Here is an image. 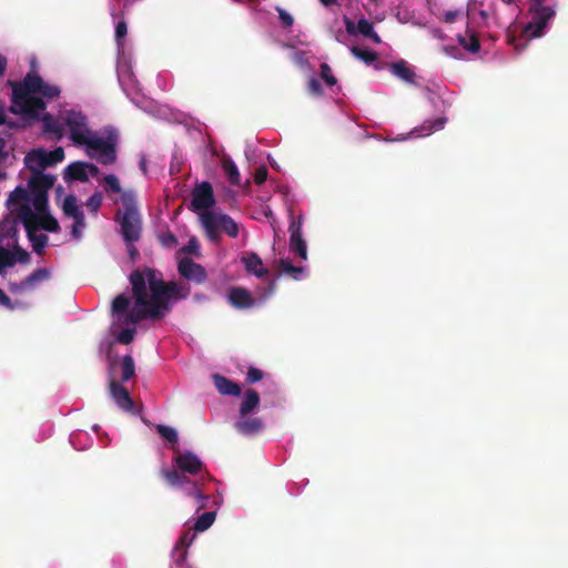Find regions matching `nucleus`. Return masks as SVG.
I'll return each mask as SVG.
<instances>
[{"label": "nucleus", "instance_id": "obj_1", "mask_svg": "<svg viewBox=\"0 0 568 568\" xmlns=\"http://www.w3.org/2000/svg\"><path fill=\"white\" fill-rule=\"evenodd\" d=\"M133 308L128 312L130 298L124 294L118 295L112 302V314L124 315L123 323L135 325L144 320H161L172 308L171 302L185 300L190 287L176 282H164L162 274L151 267L135 270L130 275Z\"/></svg>", "mask_w": 568, "mask_h": 568}, {"label": "nucleus", "instance_id": "obj_2", "mask_svg": "<svg viewBox=\"0 0 568 568\" xmlns=\"http://www.w3.org/2000/svg\"><path fill=\"white\" fill-rule=\"evenodd\" d=\"M12 88L11 105L9 111L17 115H22L26 119L38 120L40 113L45 110L47 103L34 94H40L43 98L54 99L61 93L58 85L50 84L37 72H28L22 81H9Z\"/></svg>", "mask_w": 568, "mask_h": 568}, {"label": "nucleus", "instance_id": "obj_3", "mask_svg": "<svg viewBox=\"0 0 568 568\" xmlns=\"http://www.w3.org/2000/svg\"><path fill=\"white\" fill-rule=\"evenodd\" d=\"M123 211L119 210L115 220L121 226V234L126 243H135L141 237L142 221L133 195L129 192L121 194Z\"/></svg>", "mask_w": 568, "mask_h": 568}, {"label": "nucleus", "instance_id": "obj_4", "mask_svg": "<svg viewBox=\"0 0 568 568\" xmlns=\"http://www.w3.org/2000/svg\"><path fill=\"white\" fill-rule=\"evenodd\" d=\"M529 11L531 13V21L525 26L520 37L508 36L509 43L513 44L518 52L526 49L529 39L541 37L548 21L556 14L555 9L551 7L532 8L529 9Z\"/></svg>", "mask_w": 568, "mask_h": 568}, {"label": "nucleus", "instance_id": "obj_5", "mask_svg": "<svg viewBox=\"0 0 568 568\" xmlns=\"http://www.w3.org/2000/svg\"><path fill=\"white\" fill-rule=\"evenodd\" d=\"M200 217L207 239L214 243L220 241L221 231L232 239L239 235L237 223L227 214L217 215L211 211H205L201 213Z\"/></svg>", "mask_w": 568, "mask_h": 568}, {"label": "nucleus", "instance_id": "obj_6", "mask_svg": "<svg viewBox=\"0 0 568 568\" xmlns=\"http://www.w3.org/2000/svg\"><path fill=\"white\" fill-rule=\"evenodd\" d=\"M488 12L485 10L476 11L475 8L467 10L466 34H458L457 41L465 50L477 53L480 50V41L476 28L485 27L488 20Z\"/></svg>", "mask_w": 568, "mask_h": 568}, {"label": "nucleus", "instance_id": "obj_7", "mask_svg": "<svg viewBox=\"0 0 568 568\" xmlns=\"http://www.w3.org/2000/svg\"><path fill=\"white\" fill-rule=\"evenodd\" d=\"M84 145L89 149V156L95 158L100 164L109 165L116 161V135L113 133L105 139L94 134Z\"/></svg>", "mask_w": 568, "mask_h": 568}, {"label": "nucleus", "instance_id": "obj_8", "mask_svg": "<svg viewBox=\"0 0 568 568\" xmlns=\"http://www.w3.org/2000/svg\"><path fill=\"white\" fill-rule=\"evenodd\" d=\"M63 125L70 131V139L78 145H84L94 135L88 126V118L80 111L65 110L60 114Z\"/></svg>", "mask_w": 568, "mask_h": 568}, {"label": "nucleus", "instance_id": "obj_9", "mask_svg": "<svg viewBox=\"0 0 568 568\" xmlns=\"http://www.w3.org/2000/svg\"><path fill=\"white\" fill-rule=\"evenodd\" d=\"M19 219L21 220L28 239L32 244V248L37 254H41L48 244V236L43 233H38L39 223L38 215L32 211L29 205H22L19 210Z\"/></svg>", "mask_w": 568, "mask_h": 568}, {"label": "nucleus", "instance_id": "obj_10", "mask_svg": "<svg viewBox=\"0 0 568 568\" xmlns=\"http://www.w3.org/2000/svg\"><path fill=\"white\" fill-rule=\"evenodd\" d=\"M64 159V150L61 146L55 148L52 151L44 149L31 150L24 158L26 166L29 170H41L48 166H52Z\"/></svg>", "mask_w": 568, "mask_h": 568}, {"label": "nucleus", "instance_id": "obj_11", "mask_svg": "<svg viewBox=\"0 0 568 568\" xmlns=\"http://www.w3.org/2000/svg\"><path fill=\"white\" fill-rule=\"evenodd\" d=\"M215 204L213 187L210 182L196 184L192 191L191 209L193 211H207Z\"/></svg>", "mask_w": 568, "mask_h": 568}, {"label": "nucleus", "instance_id": "obj_12", "mask_svg": "<svg viewBox=\"0 0 568 568\" xmlns=\"http://www.w3.org/2000/svg\"><path fill=\"white\" fill-rule=\"evenodd\" d=\"M173 464L179 470L190 475H196L203 468V463L201 459L190 450L180 452L176 449Z\"/></svg>", "mask_w": 568, "mask_h": 568}, {"label": "nucleus", "instance_id": "obj_13", "mask_svg": "<svg viewBox=\"0 0 568 568\" xmlns=\"http://www.w3.org/2000/svg\"><path fill=\"white\" fill-rule=\"evenodd\" d=\"M178 271L182 277L196 284L204 283L207 277L205 268L189 257L180 260Z\"/></svg>", "mask_w": 568, "mask_h": 568}, {"label": "nucleus", "instance_id": "obj_14", "mask_svg": "<svg viewBox=\"0 0 568 568\" xmlns=\"http://www.w3.org/2000/svg\"><path fill=\"white\" fill-rule=\"evenodd\" d=\"M288 231L291 233L290 236V247L291 251L298 255L302 260L307 258V246L306 242L302 236V220L295 219L292 220Z\"/></svg>", "mask_w": 568, "mask_h": 568}, {"label": "nucleus", "instance_id": "obj_15", "mask_svg": "<svg viewBox=\"0 0 568 568\" xmlns=\"http://www.w3.org/2000/svg\"><path fill=\"white\" fill-rule=\"evenodd\" d=\"M110 394L118 405L124 412L134 413V402L131 398L129 390L122 386L115 379H111L109 383Z\"/></svg>", "mask_w": 568, "mask_h": 568}, {"label": "nucleus", "instance_id": "obj_16", "mask_svg": "<svg viewBox=\"0 0 568 568\" xmlns=\"http://www.w3.org/2000/svg\"><path fill=\"white\" fill-rule=\"evenodd\" d=\"M32 175L29 180V187L32 193L48 194V191L54 185L55 176L44 174L41 170H30Z\"/></svg>", "mask_w": 568, "mask_h": 568}, {"label": "nucleus", "instance_id": "obj_17", "mask_svg": "<svg viewBox=\"0 0 568 568\" xmlns=\"http://www.w3.org/2000/svg\"><path fill=\"white\" fill-rule=\"evenodd\" d=\"M229 302L236 308H250L254 305V298L250 292L243 287H232L229 291Z\"/></svg>", "mask_w": 568, "mask_h": 568}, {"label": "nucleus", "instance_id": "obj_18", "mask_svg": "<svg viewBox=\"0 0 568 568\" xmlns=\"http://www.w3.org/2000/svg\"><path fill=\"white\" fill-rule=\"evenodd\" d=\"M212 378L215 388L221 395H241V386L237 383L233 382L232 379H229L227 377L222 376L220 374H214Z\"/></svg>", "mask_w": 568, "mask_h": 568}, {"label": "nucleus", "instance_id": "obj_19", "mask_svg": "<svg viewBox=\"0 0 568 568\" xmlns=\"http://www.w3.org/2000/svg\"><path fill=\"white\" fill-rule=\"evenodd\" d=\"M195 532H196L195 530L194 531L186 530L179 538V540L173 549V554H174V556H176L175 561L178 565H182L184 562V560L186 559V555H187L186 549L195 539V537H196Z\"/></svg>", "mask_w": 568, "mask_h": 568}, {"label": "nucleus", "instance_id": "obj_20", "mask_svg": "<svg viewBox=\"0 0 568 568\" xmlns=\"http://www.w3.org/2000/svg\"><path fill=\"white\" fill-rule=\"evenodd\" d=\"M245 270L257 277L267 275L268 271L263 266L262 258L254 252L247 253L242 257Z\"/></svg>", "mask_w": 568, "mask_h": 568}, {"label": "nucleus", "instance_id": "obj_21", "mask_svg": "<svg viewBox=\"0 0 568 568\" xmlns=\"http://www.w3.org/2000/svg\"><path fill=\"white\" fill-rule=\"evenodd\" d=\"M49 272L45 268H38L18 284H10L11 292H22L32 287L36 283L48 278Z\"/></svg>", "mask_w": 568, "mask_h": 568}, {"label": "nucleus", "instance_id": "obj_22", "mask_svg": "<svg viewBox=\"0 0 568 568\" xmlns=\"http://www.w3.org/2000/svg\"><path fill=\"white\" fill-rule=\"evenodd\" d=\"M44 134H51L55 140L63 138V122L50 113H44L42 119Z\"/></svg>", "mask_w": 568, "mask_h": 568}, {"label": "nucleus", "instance_id": "obj_23", "mask_svg": "<svg viewBox=\"0 0 568 568\" xmlns=\"http://www.w3.org/2000/svg\"><path fill=\"white\" fill-rule=\"evenodd\" d=\"M264 427L263 420L258 417H247L235 423V428L243 435L260 433Z\"/></svg>", "mask_w": 568, "mask_h": 568}, {"label": "nucleus", "instance_id": "obj_24", "mask_svg": "<svg viewBox=\"0 0 568 568\" xmlns=\"http://www.w3.org/2000/svg\"><path fill=\"white\" fill-rule=\"evenodd\" d=\"M260 404V395L253 389L248 388L244 393L243 402L240 405V415L241 417H245L250 413H252Z\"/></svg>", "mask_w": 568, "mask_h": 568}, {"label": "nucleus", "instance_id": "obj_25", "mask_svg": "<svg viewBox=\"0 0 568 568\" xmlns=\"http://www.w3.org/2000/svg\"><path fill=\"white\" fill-rule=\"evenodd\" d=\"M390 72L393 75L402 79L407 83L415 82V73L409 68L408 63L405 60H400L390 64Z\"/></svg>", "mask_w": 568, "mask_h": 568}, {"label": "nucleus", "instance_id": "obj_26", "mask_svg": "<svg viewBox=\"0 0 568 568\" xmlns=\"http://www.w3.org/2000/svg\"><path fill=\"white\" fill-rule=\"evenodd\" d=\"M65 180L87 182L89 176L85 172V162H73L65 169Z\"/></svg>", "mask_w": 568, "mask_h": 568}, {"label": "nucleus", "instance_id": "obj_27", "mask_svg": "<svg viewBox=\"0 0 568 568\" xmlns=\"http://www.w3.org/2000/svg\"><path fill=\"white\" fill-rule=\"evenodd\" d=\"M358 30L357 34H362L363 37L372 40L374 43L379 44L382 43V39L378 36V33L375 31L374 26L371 21H368L365 18H361L357 21V28Z\"/></svg>", "mask_w": 568, "mask_h": 568}, {"label": "nucleus", "instance_id": "obj_28", "mask_svg": "<svg viewBox=\"0 0 568 568\" xmlns=\"http://www.w3.org/2000/svg\"><path fill=\"white\" fill-rule=\"evenodd\" d=\"M62 211L64 215L79 221H81V217L84 214L83 211L80 210L78 205V200L73 194L65 196L62 205Z\"/></svg>", "mask_w": 568, "mask_h": 568}, {"label": "nucleus", "instance_id": "obj_29", "mask_svg": "<svg viewBox=\"0 0 568 568\" xmlns=\"http://www.w3.org/2000/svg\"><path fill=\"white\" fill-rule=\"evenodd\" d=\"M121 382H128L135 376V364L131 355H124L121 359Z\"/></svg>", "mask_w": 568, "mask_h": 568}, {"label": "nucleus", "instance_id": "obj_30", "mask_svg": "<svg viewBox=\"0 0 568 568\" xmlns=\"http://www.w3.org/2000/svg\"><path fill=\"white\" fill-rule=\"evenodd\" d=\"M182 489L186 496L194 497L197 500V509H203L206 507L207 497L202 494L195 481L189 486H184Z\"/></svg>", "mask_w": 568, "mask_h": 568}, {"label": "nucleus", "instance_id": "obj_31", "mask_svg": "<svg viewBox=\"0 0 568 568\" xmlns=\"http://www.w3.org/2000/svg\"><path fill=\"white\" fill-rule=\"evenodd\" d=\"M278 270L281 273L291 275L294 280H300L304 273V267L295 266L288 260H280Z\"/></svg>", "mask_w": 568, "mask_h": 568}, {"label": "nucleus", "instance_id": "obj_32", "mask_svg": "<svg viewBox=\"0 0 568 568\" xmlns=\"http://www.w3.org/2000/svg\"><path fill=\"white\" fill-rule=\"evenodd\" d=\"M447 119L445 116H440L434 120H426L422 128L419 135H429L434 131H438L444 129Z\"/></svg>", "mask_w": 568, "mask_h": 568}, {"label": "nucleus", "instance_id": "obj_33", "mask_svg": "<svg viewBox=\"0 0 568 568\" xmlns=\"http://www.w3.org/2000/svg\"><path fill=\"white\" fill-rule=\"evenodd\" d=\"M39 229H43L47 232H58L60 226L55 217L50 215L49 212L38 215Z\"/></svg>", "mask_w": 568, "mask_h": 568}, {"label": "nucleus", "instance_id": "obj_34", "mask_svg": "<svg viewBox=\"0 0 568 568\" xmlns=\"http://www.w3.org/2000/svg\"><path fill=\"white\" fill-rule=\"evenodd\" d=\"M223 170L233 185H239L241 182V175L235 163L231 160H224L222 163Z\"/></svg>", "mask_w": 568, "mask_h": 568}, {"label": "nucleus", "instance_id": "obj_35", "mask_svg": "<svg viewBox=\"0 0 568 568\" xmlns=\"http://www.w3.org/2000/svg\"><path fill=\"white\" fill-rule=\"evenodd\" d=\"M216 514L215 511H205L201 516L197 517L193 529L195 531H204L207 528H210L214 520H215Z\"/></svg>", "mask_w": 568, "mask_h": 568}, {"label": "nucleus", "instance_id": "obj_36", "mask_svg": "<svg viewBox=\"0 0 568 568\" xmlns=\"http://www.w3.org/2000/svg\"><path fill=\"white\" fill-rule=\"evenodd\" d=\"M351 52L355 58L364 61L366 64H371L378 59V54L375 51L362 49L356 45L351 48Z\"/></svg>", "mask_w": 568, "mask_h": 568}, {"label": "nucleus", "instance_id": "obj_37", "mask_svg": "<svg viewBox=\"0 0 568 568\" xmlns=\"http://www.w3.org/2000/svg\"><path fill=\"white\" fill-rule=\"evenodd\" d=\"M156 432L162 438L171 443L172 449L176 452L178 448L175 447V444L178 443L179 439L176 430L170 426L158 425Z\"/></svg>", "mask_w": 568, "mask_h": 568}, {"label": "nucleus", "instance_id": "obj_38", "mask_svg": "<svg viewBox=\"0 0 568 568\" xmlns=\"http://www.w3.org/2000/svg\"><path fill=\"white\" fill-rule=\"evenodd\" d=\"M27 200H28L27 190L23 189L22 186H17L9 195L8 205L12 206L16 204H21V206H22L23 205L22 203Z\"/></svg>", "mask_w": 568, "mask_h": 568}, {"label": "nucleus", "instance_id": "obj_39", "mask_svg": "<svg viewBox=\"0 0 568 568\" xmlns=\"http://www.w3.org/2000/svg\"><path fill=\"white\" fill-rule=\"evenodd\" d=\"M32 204L38 214L47 213L48 211V194L32 193Z\"/></svg>", "mask_w": 568, "mask_h": 568}, {"label": "nucleus", "instance_id": "obj_40", "mask_svg": "<svg viewBox=\"0 0 568 568\" xmlns=\"http://www.w3.org/2000/svg\"><path fill=\"white\" fill-rule=\"evenodd\" d=\"M161 476L165 479V481L172 486L178 487L180 486V481L182 478V471L179 469H162Z\"/></svg>", "mask_w": 568, "mask_h": 568}, {"label": "nucleus", "instance_id": "obj_41", "mask_svg": "<svg viewBox=\"0 0 568 568\" xmlns=\"http://www.w3.org/2000/svg\"><path fill=\"white\" fill-rule=\"evenodd\" d=\"M320 69L321 78L328 87H333L337 83V79L334 77L331 67L326 62L321 63Z\"/></svg>", "mask_w": 568, "mask_h": 568}, {"label": "nucleus", "instance_id": "obj_42", "mask_svg": "<svg viewBox=\"0 0 568 568\" xmlns=\"http://www.w3.org/2000/svg\"><path fill=\"white\" fill-rule=\"evenodd\" d=\"M17 263V257L14 253H11L9 250L4 247H0V270L2 267H10Z\"/></svg>", "mask_w": 568, "mask_h": 568}, {"label": "nucleus", "instance_id": "obj_43", "mask_svg": "<svg viewBox=\"0 0 568 568\" xmlns=\"http://www.w3.org/2000/svg\"><path fill=\"white\" fill-rule=\"evenodd\" d=\"M106 192L122 193L119 179L114 174H108L103 179Z\"/></svg>", "mask_w": 568, "mask_h": 568}, {"label": "nucleus", "instance_id": "obj_44", "mask_svg": "<svg viewBox=\"0 0 568 568\" xmlns=\"http://www.w3.org/2000/svg\"><path fill=\"white\" fill-rule=\"evenodd\" d=\"M103 196L100 192H94L87 201L85 205L94 215L102 205Z\"/></svg>", "mask_w": 568, "mask_h": 568}, {"label": "nucleus", "instance_id": "obj_45", "mask_svg": "<svg viewBox=\"0 0 568 568\" xmlns=\"http://www.w3.org/2000/svg\"><path fill=\"white\" fill-rule=\"evenodd\" d=\"M307 90L314 97H321L323 94V88L316 78H311L307 81Z\"/></svg>", "mask_w": 568, "mask_h": 568}, {"label": "nucleus", "instance_id": "obj_46", "mask_svg": "<svg viewBox=\"0 0 568 568\" xmlns=\"http://www.w3.org/2000/svg\"><path fill=\"white\" fill-rule=\"evenodd\" d=\"M134 334L135 328H124L118 334L116 338L121 344L128 345L133 341Z\"/></svg>", "mask_w": 568, "mask_h": 568}, {"label": "nucleus", "instance_id": "obj_47", "mask_svg": "<svg viewBox=\"0 0 568 568\" xmlns=\"http://www.w3.org/2000/svg\"><path fill=\"white\" fill-rule=\"evenodd\" d=\"M276 11L278 12V18L281 20L282 27L286 29L291 28L294 23L293 17L280 7L276 8Z\"/></svg>", "mask_w": 568, "mask_h": 568}, {"label": "nucleus", "instance_id": "obj_48", "mask_svg": "<svg viewBox=\"0 0 568 568\" xmlns=\"http://www.w3.org/2000/svg\"><path fill=\"white\" fill-rule=\"evenodd\" d=\"M160 242L163 246L172 248V247L176 246L178 239L173 233L166 232V233L160 235Z\"/></svg>", "mask_w": 568, "mask_h": 568}, {"label": "nucleus", "instance_id": "obj_49", "mask_svg": "<svg viewBox=\"0 0 568 568\" xmlns=\"http://www.w3.org/2000/svg\"><path fill=\"white\" fill-rule=\"evenodd\" d=\"M263 378V372L256 367H250L246 374V382L248 384L256 383Z\"/></svg>", "mask_w": 568, "mask_h": 568}, {"label": "nucleus", "instance_id": "obj_50", "mask_svg": "<svg viewBox=\"0 0 568 568\" xmlns=\"http://www.w3.org/2000/svg\"><path fill=\"white\" fill-rule=\"evenodd\" d=\"M85 227L84 214L81 217V221L74 220L72 225L71 234L73 237L79 239L81 236L82 230Z\"/></svg>", "mask_w": 568, "mask_h": 568}, {"label": "nucleus", "instance_id": "obj_51", "mask_svg": "<svg viewBox=\"0 0 568 568\" xmlns=\"http://www.w3.org/2000/svg\"><path fill=\"white\" fill-rule=\"evenodd\" d=\"M199 242L195 237H192L186 245H184L181 251L186 254H196L199 251Z\"/></svg>", "mask_w": 568, "mask_h": 568}, {"label": "nucleus", "instance_id": "obj_52", "mask_svg": "<svg viewBox=\"0 0 568 568\" xmlns=\"http://www.w3.org/2000/svg\"><path fill=\"white\" fill-rule=\"evenodd\" d=\"M11 253L16 254L17 262L28 263L30 260V254L26 250H23L22 247H20L18 245L13 248V251Z\"/></svg>", "mask_w": 568, "mask_h": 568}, {"label": "nucleus", "instance_id": "obj_53", "mask_svg": "<svg viewBox=\"0 0 568 568\" xmlns=\"http://www.w3.org/2000/svg\"><path fill=\"white\" fill-rule=\"evenodd\" d=\"M267 179V169L265 166H260L256 169L254 174V182L258 185L263 184Z\"/></svg>", "mask_w": 568, "mask_h": 568}, {"label": "nucleus", "instance_id": "obj_54", "mask_svg": "<svg viewBox=\"0 0 568 568\" xmlns=\"http://www.w3.org/2000/svg\"><path fill=\"white\" fill-rule=\"evenodd\" d=\"M128 33L125 21H119L115 26V38L118 41L122 40Z\"/></svg>", "mask_w": 568, "mask_h": 568}, {"label": "nucleus", "instance_id": "obj_55", "mask_svg": "<svg viewBox=\"0 0 568 568\" xmlns=\"http://www.w3.org/2000/svg\"><path fill=\"white\" fill-rule=\"evenodd\" d=\"M344 21V24H345V29H346V32L349 34V36H356L358 30H356L357 28V23L355 24L353 20H351L348 17H344L343 19Z\"/></svg>", "mask_w": 568, "mask_h": 568}, {"label": "nucleus", "instance_id": "obj_56", "mask_svg": "<svg viewBox=\"0 0 568 568\" xmlns=\"http://www.w3.org/2000/svg\"><path fill=\"white\" fill-rule=\"evenodd\" d=\"M8 124L10 128H14L13 122H7L3 103L0 102V125Z\"/></svg>", "mask_w": 568, "mask_h": 568}, {"label": "nucleus", "instance_id": "obj_57", "mask_svg": "<svg viewBox=\"0 0 568 568\" xmlns=\"http://www.w3.org/2000/svg\"><path fill=\"white\" fill-rule=\"evenodd\" d=\"M85 172L88 175L91 174L92 176H97L100 173V170L95 164L85 162Z\"/></svg>", "mask_w": 568, "mask_h": 568}, {"label": "nucleus", "instance_id": "obj_58", "mask_svg": "<svg viewBox=\"0 0 568 568\" xmlns=\"http://www.w3.org/2000/svg\"><path fill=\"white\" fill-rule=\"evenodd\" d=\"M0 305L12 307L10 297L0 288Z\"/></svg>", "mask_w": 568, "mask_h": 568}, {"label": "nucleus", "instance_id": "obj_59", "mask_svg": "<svg viewBox=\"0 0 568 568\" xmlns=\"http://www.w3.org/2000/svg\"><path fill=\"white\" fill-rule=\"evenodd\" d=\"M457 16H458V11H447L444 14V21L447 23H453V22H455Z\"/></svg>", "mask_w": 568, "mask_h": 568}, {"label": "nucleus", "instance_id": "obj_60", "mask_svg": "<svg viewBox=\"0 0 568 568\" xmlns=\"http://www.w3.org/2000/svg\"><path fill=\"white\" fill-rule=\"evenodd\" d=\"M129 246H128V253H129V256L132 261H135V258L138 257L139 255V251L138 248L133 245V243H128Z\"/></svg>", "mask_w": 568, "mask_h": 568}, {"label": "nucleus", "instance_id": "obj_61", "mask_svg": "<svg viewBox=\"0 0 568 568\" xmlns=\"http://www.w3.org/2000/svg\"><path fill=\"white\" fill-rule=\"evenodd\" d=\"M186 473H182V478H181V481H180V488H183L184 486H189L190 484L193 483L192 479H190V477H187L185 475Z\"/></svg>", "mask_w": 568, "mask_h": 568}, {"label": "nucleus", "instance_id": "obj_62", "mask_svg": "<svg viewBox=\"0 0 568 568\" xmlns=\"http://www.w3.org/2000/svg\"><path fill=\"white\" fill-rule=\"evenodd\" d=\"M445 52L454 58H456V53L459 52L458 48L453 45V47H445L444 48Z\"/></svg>", "mask_w": 568, "mask_h": 568}, {"label": "nucleus", "instance_id": "obj_63", "mask_svg": "<svg viewBox=\"0 0 568 568\" xmlns=\"http://www.w3.org/2000/svg\"><path fill=\"white\" fill-rule=\"evenodd\" d=\"M7 68V59L2 54H0V77L4 73Z\"/></svg>", "mask_w": 568, "mask_h": 568}, {"label": "nucleus", "instance_id": "obj_64", "mask_svg": "<svg viewBox=\"0 0 568 568\" xmlns=\"http://www.w3.org/2000/svg\"><path fill=\"white\" fill-rule=\"evenodd\" d=\"M6 156H7L6 141H4V139L0 138V158L4 159Z\"/></svg>", "mask_w": 568, "mask_h": 568}]
</instances>
